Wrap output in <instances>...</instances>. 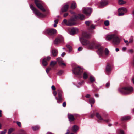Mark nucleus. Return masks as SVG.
Segmentation results:
<instances>
[{
    "mask_svg": "<svg viewBox=\"0 0 134 134\" xmlns=\"http://www.w3.org/2000/svg\"><path fill=\"white\" fill-rule=\"evenodd\" d=\"M90 34L88 32H84L82 33V36L80 38V40L82 44L86 46L88 49L93 50L94 48L98 49V51L99 55H102L103 54L104 48L99 44H96L94 41H89L86 39H90L91 38Z\"/></svg>",
    "mask_w": 134,
    "mask_h": 134,
    "instance_id": "nucleus-1",
    "label": "nucleus"
},
{
    "mask_svg": "<svg viewBox=\"0 0 134 134\" xmlns=\"http://www.w3.org/2000/svg\"><path fill=\"white\" fill-rule=\"evenodd\" d=\"M85 18V16L81 14H79L77 15H74L71 17L68 21L65 19L63 20V22L66 25L69 26H72L76 24V21L78 19L81 20H83Z\"/></svg>",
    "mask_w": 134,
    "mask_h": 134,
    "instance_id": "nucleus-2",
    "label": "nucleus"
},
{
    "mask_svg": "<svg viewBox=\"0 0 134 134\" xmlns=\"http://www.w3.org/2000/svg\"><path fill=\"white\" fill-rule=\"evenodd\" d=\"M119 91L123 94L128 95L131 94L133 91V88L131 86H126L120 88Z\"/></svg>",
    "mask_w": 134,
    "mask_h": 134,
    "instance_id": "nucleus-3",
    "label": "nucleus"
},
{
    "mask_svg": "<svg viewBox=\"0 0 134 134\" xmlns=\"http://www.w3.org/2000/svg\"><path fill=\"white\" fill-rule=\"evenodd\" d=\"M107 39L108 40H113V43L114 45H118L120 42V39L115 34L109 35L107 37Z\"/></svg>",
    "mask_w": 134,
    "mask_h": 134,
    "instance_id": "nucleus-4",
    "label": "nucleus"
},
{
    "mask_svg": "<svg viewBox=\"0 0 134 134\" xmlns=\"http://www.w3.org/2000/svg\"><path fill=\"white\" fill-rule=\"evenodd\" d=\"M34 2L37 7L43 12H45L46 10L44 8L43 2L40 0H34Z\"/></svg>",
    "mask_w": 134,
    "mask_h": 134,
    "instance_id": "nucleus-5",
    "label": "nucleus"
},
{
    "mask_svg": "<svg viewBox=\"0 0 134 134\" xmlns=\"http://www.w3.org/2000/svg\"><path fill=\"white\" fill-rule=\"evenodd\" d=\"M30 8L32 10L35 14L38 17H45V15L41 13L39 10L36 8L33 5H30Z\"/></svg>",
    "mask_w": 134,
    "mask_h": 134,
    "instance_id": "nucleus-6",
    "label": "nucleus"
},
{
    "mask_svg": "<svg viewBox=\"0 0 134 134\" xmlns=\"http://www.w3.org/2000/svg\"><path fill=\"white\" fill-rule=\"evenodd\" d=\"M58 97H56L55 99L57 100L58 103H61L62 101L64 100L63 99L62 96V94L63 93L62 91L59 89L57 90Z\"/></svg>",
    "mask_w": 134,
    "mask_h": 134,
    "instance_id": "nucleus-7",
    "label": "nucleus"
},
{
    "mask_svg": "<svg viewBox=\"0 0 134 134\" xmlns=\"http://www.w3.org/2000/svg\"><path fill=\"white\" fill-rule=\"evenodd\" d=\"M73 73L76 75H80L82 73V69L79 67H75L72 70Z\"/></svg>",
    "mask_w": 134,
    "mask_h": 134,
    "instance_id": "nucleus-8",
    "label": "nucleus"
},
{
    "mask_svg": "<svg viewBox=\"0 0 134 134\" xmlns=\"http://www.w3.org/2000/svg\"><path fill=\"white\" fill-rule=\"evenodd\" d=\"M85 24L87 27L88 29L89 30H91L94 29L95 28V26L93 24H91V21H86L85 22Z\"/></svg>",
    "mask_w": 134,
    "mask_h": 134,
    "instance_id": "nucleus-9",
    "label": "nucleus"
},
{
    "mask_svg": "<svg viewBox=\"0 0 134 134\" xmlns=\"http://www.w3.org/2000/svg\"><path fill=\"white\" fill-rule=\"evenodd\" d=\"M127 9L124 7H121L119 8L118 9V12H119L118 14L119 16L123 15L124 14V13H126L127 12Z\"/></svg>",
    "mask_w": 134,
    "mask_h": 134,
    "instance_id": "nucleus-10",
    "label": "nucleus"
},
{
    "mask_svg": "<svg viewBox=\"0 0 134 134\" xmlns=\"http://www.w3.org/2000/svg\"><path fill=\"white\" fill-rule=\"evenodd\" d=\"M75 116H76V115L75 114L73 115L71 114H68L69 121L70 123L74 122L75 119Z\"/></svg>",
    "mask_w": 134,
    "mask_h": 134,
    "instance_id": "nucleus-11",
    "label": "nucleus"
},
{
    "mask_svg": "<svg viewBox=\"0 0 134 134\" xmlns=\"http://www.w3.org/2000/svg\"><path fill=\"white\" fill-rule=\"evenodd\" d=\"M112 66L109 63H107L105 69V71L107 74L110 73L112 70Z\"/></svg>",
    "mask_w": 134,
    "mask_h": 134,
    "instance_id": "nucleus-12",
    "label": "nucleus"
},
{
    "mask_svg": "<svg viewBox=\"0 0 134 134\" xmlns=\"http://www.w3.org/2000/svg\"><path fill=\"white\" fill-rule=\"evenodd\" d=\"M96 116L99 120H103L106 122H108L110 121L109 119H103L98 113H97L96 114Z\"/></svg>",
    "mask_w": 134,
    "mask_h": 134,
    "instance_id": "nucleus-13",
    "label": "nucleus"
},
{
    "mask_svg": "<svg viewBox=\"0 0 134 134\" xmlns=\"http://www.w3.org/2000/svg\"><path fill=\"white\" fill-rule=\"evenodd\" d=\"M63 40V39L62 37L56 38L54 41V43L55 45H58L62 42Z\"/></svg>",
    "mask_w": 134,
    "mask_h": 134,
    "instance_id": "nucleus-14",
    "label": "nucleus"
},
{
    "mask_svg": "<svg viewBox=\"0 0 134 134\" xmlns=\"http://www.w3.org/2000/svg\"><path fill=\"white\" fill-rule=\"evenodd\" d=\"M92 12V9L91 8H86L83 10V12L86 15H90Z\"/></svg>",
    "mask_w": 134,
    "mask_h": 134,
    "instance_id": "nucleus-15",
    "label": "nucleus"
},
{
    "mask_svg": "<svg viewBox=\"0 0 134 134\" xmlns=\"http://www.w3.org/2000/svg\"><path fill=\"white\" fill-rule=\"evenodd\" d=\"M48 34L50 35H53L56 33L57 31L54 29H51L47 30Z\"/></svg>",
    "mask_w": 134,
    "mask_h": 134,
    "instance_id": "nucleus-16",
    "label": "nucleus"
},
{
    "mask_svg": "<svg viewBox=\"0 0 134 134\" xmlns=\"http://www.w3.org/2000/svg\"><path fill=\"white\" fill-rule=\"evenodd\" d=\"M78 31V29L76 28H72L70 31V34L71 35H74L76 34Z\"/></svg>",
    "mask_w": 134,
    "mask_h": 134,
    "instance_id": "nucleus-17",
    "label": "nucleus"
},
{
    "mask_svg": "<svg viewBox=\"0 0 134 134\" xmlns=\"http://www.w3.org/2000/svg\"><path fill=\"white\" fill-rule=\"evenodd\" d=\"M69 8V6L68 5H64L62 8V12H66L68 10Z\"/></svg>",
    "mask_w": 134,
    "mask_h": 134,
    "instance_id": "nucleus-18",
    "label": "nucleus"
},
{
    "mask_svg": "<svg viewBox=\"0 0 134 134\" xmlns=\"http://www.w3.org/2000/svg\"><path fill=\"white\" fill-rule=\"evenodd\" d=\"M58 51L57 50L53 49L51 51V54L53 57H55L57 55Z\"/></svg>",
    "mask_w": 134,
    "mask_h": 134,
    "instance_id": "nucleus-19",
    "label": "nucleus"
},
{
    "mask_svg": "<svg viewBox=\"0 0 134 134\" xmlns=\"http://www.w3.org/2000/svg\"><path fill=\"white\" fill-rule=\"evenodd\" d=\"M108 4V2L106 0H102L100 2V5L101 6H104Z\"/></svg>",
    "mask_w": 134,
    "mask_h": 134,
    "instance_id": "nucleus-20",
    "label": "nucleus"
},
{
    "mask_svg": "<svg viewBox=\"0 0 134 134\" xmlns=\"http://www.w3.org/2000/svg\"><path fill=\"white\" fill-rule=\"evenodd\" d=\"M78 126L76 125H75L72 126V130L73 132H75L78 130Z\"/></svg>",
    "mask_w": 134,
    "mask_h": 134,
    "instance_id": "nucleus-21",
    "label": "nucleus"
},
{
    "mask_svg": "<svg viewBox=\"0 0 134 134\" xmlns=\"http://www.w3.org/2000/svg\"><path fill=\"white\" fill-rule=\"evenodd\" d=\"M76 3L75 2H73L71 4L70 8L72 9H74L76 8Z\"/></svg>",
    "mask_w": 134,
    "mask_h": 134,
    "instance_id": "nucleus-22",
    "label": "nucleus"
},
{
    "mask_svg": "<svg viewBox=\"0 0 134 134\" xmlns=\"http://www.w3.org/2000/svg\"><path fill=\"white\" fill-rule=\"evenodd\" d=\"M42 64L44 66H46L48 64V63L46 60V58H44L42 62Z\"/></svg>",
    "mask_w": 134,
    "mask_h": 134,
    "instance_id": "nucleus-23",
    "label": "nucleus"
},
{
    "mask_svg": "<svg viewBox=\"0 0 134 134\" xmlns=\"http://www.w3.org/2000/svg\"><path fill=\"white\" fill-rule=\"evenodd\" d=\"M130 118L129 116H126L122 117L121 118V120L122 121H125L129 119Z\"/></svg>",
    "mask_w": 134,
    "mask_h": 134,
    "instance_id": "nucleus-24",
    "label": "nucleus"
},
{
    "mask_svg": "<svg viewBox=\"0 0 134 134\" xmlns=\"http://www.w3.org/2000/svg\"><path fill=\"white\" fill-rule=\"evenodd\" d=\"M88 74L87 72H84L83 77V79L85 80L87 79L88 77Z\"/></svg>",
    "mask_w": 134,
    "mask_h": 134,
    "instance_id": "nucleus-25",
    "label": "nucleus"
},
{
    "mask_svg": "<svg viewBox=\"0 0 134 134\" xmlns=\"http://www.w3.org/2000/svg\"><path fill=\"white\" fill-rule=\"evenodd\" d=\"M40 128L39 125H37L32 127V129L34 130H38Z\"/></svg>",
    "mask_w": 134,
    "mask_h": 134,
    "instance_id": "nucleus-26",
    "label": "nucleus"
},
{
    "mask_svg": "<svg viewBox=\"0 0 134 134\" xmlns=\"http://www.w3.org/2000/svg\"><path fill=\"white\" fill-rule=\"evenodd\" d=\"M89 102L90 103H92L93 104L95 103V99L93 98H90L89 100Z\"/></svg>",
    "mask_w": 134,
    "mask_h": 134,
    "instance_id": "nucleus-27",
    "label": "nucleus"
},
{
    "mask_svg": "<svg viewBox=\"0 0 134 134\" xmlns=\"http://www.w3.org/2000/svg\"><path fill=\"white\" fill-rule=\"evenodd\" d=\"M90 80L91 82L92 83L94 82L95 81L94 78L92 76H90Z\"/></svg>",
    "mask_w": 134,
    "mask_h": 134,
    "instance_id": "nucleus-28",
    "label": "nucleus"
},
{
    "mask_svg": "<svg viewBox=\"0 0 134 134\" xmlns=\"http://www.w3.org/2000/svg\"><path fill=\"white\" fill-rule=\"evenodd\" d=\"M57 60L59 64L63 62L62 59L60 57L58 58L57 59Z\"/></svg>",
    "mask_w": 134,
    "mask_h": 134,
    "instance_id": "nucleus-29",
    "label": "nucleus"
},
{
    "mask_svg": "<svg viewBox=\"0 0 134 134\" xmlns=\"http://www.w3.org/2000/svg\"><path fill=\"white\" fill-rule=\"evenodd\" d=\"M118 2L119 5H122L126 3V2L123 0H119Z\"/></svg>",
    "mask_w": 134,
    "mask_h": 134,
    "instance_id": "nucleus-30",
    "label": "nucleus"
},
{
    "mask_svg": "<svg viewBox=\"0 0 134 134\" xmlns=\"http://www.w3.org/2000/svg\"><path fill=\"white\" fill-rule=\"evenodd\" d=\"M57 64L56 62L54 61H51L50 63V65L54 66Z\"/></svg>",
    "mask_w": 134,
    "mask_h": 134,
    "instance_id": "nucleus-31",
    "label": "nucleus"
},
{
    "mask_svg": "<svg viewBox=\"0 0 134 134\" xmlns=\"http://www.w3.org/2000/svg\"><path fill=\"white\" fill-rule=\"evenodd\" d=\"M66 47L69 49V51L70 52H71L72 50V47L70 46L67 45H66Z\"/></svg>",
    "mask_w": 134,
    "mask_h": 134,
    "instance_id": "nucleus-32",
    "label": "nucleus"
},
{
    "mask_svg": "<svg viewBox=\"0 0 134 134\" xmlns=\"http://www.w3.org/2000/svg\"><path fill=\"white\" fill-rule=\"evenodd\" d=\"M104 23L105 26H108L109 25V22L108 20H107L104 21Z\"/></svg>",
    "mask_w": 134,
    "mask_h": 134,
    "instance_id": "nucleus-33",
    "label": "nucleus"
},
{
    "mask_svg": "<svg viewBox=\"0 0 134 134\" xmlns=\"http://www.w3.org/2000/svg\"><path fill=\"white\" fill-rule=\"evenodd\" d=\"M109 53V51L107 48H105V53L106 55H108Z\"/></svg>",
    "mask_w": 134,
    "mask_h": 134,
    "instance_id": "nucleus-34",
    "label": "nucleus"
},
{
    "mask_svg": "<svg viewBox=\"0 0 134 134\" xmlns=\"http://www.w3.org/2000/svg\"><path fill=\"white\" fill-rule=\"evenodd\" d=\"M13 129L12 128L8 130V134H11V133L13 132Z\"/></svg>",
    "mask_w": 134,
    "mask_h": 134,
    "instance_id": "nucleus-35",
    "label": "nucleus"
},
{
    "mask_svg": "<svg viewBox=\"0 0 134 134\" xmlns=\"http://www.w3.org/2000/svg\"><path fill=\"white\" fill-rule=\"evenodd\" d=\"M51 69L50 67L47 68L46 69V71L47 73L48 74L49 72V71L51 70Z\"/></svg>",
    "mask_w": 134,
    "mask_h": 134,
    "instance_id": "nucleus-36",
    "label": "nucleus"
},
{
    "mask_svg": "<svg viewBox=\"0 0 134 134\" xmlns=\"http://www.w3.org/2000/svg\"><path fill=\"white\" fill-rule=\"evenodd\" d=\"M95 113H94V112L91 114L90 116V118H93V117L95 116Z\"/></svg>",
    "mask_w": 134,
    "mask_h": 134,
    "instance_id": "nucleus-37",
    "label": "nucleus"
},
{
    "mask_svg": "<svg viewBox=\"0 0 134 134\" xmlns=\"http://www.w3.org/2000/svg\"><path fill=\"white\" fill-rule=\"evenodd\" d=\"M133 37L132 36H131V38L129 40V43H132L133 42Z\"/></svg>",
    "mask_w": 134,
    "mask_h": 134,
    "instance_id": "nucleus-38",
    "label": "nucleus"
},
{
    "mask_svg": "<svg viewBox=\"0 0 134 134\" xmlns=\"http://www.w3.org/2000/svg\"><path fill=\"white\" fill-rule=\"evenodd\" d=\"M63 72V71L60 70L58 71L57 74L58 75H60L62 74Z\"/></svg>",
    "mask_w": 134,
    "mask_h": 134,
    "instance_id": "nucleus-39",
    "label": "nucleus"
},
{
    "mask_svg": "<svg viewBox=\"0 0 134 134\" xmlns=\"http://www.w3.org/2000/svg\"><path fill=\"white\" fill-rule=\"evenodd\" d=\"M7 132V130L5 129L4 131H1L0 134H5Z\"/></svg>",
    "mask_w": 134,
    "mask_h": 134,
    "instance_id": "nucleus-40",
    "label": "nucleus"
},
{
    "mask_svg": "<svg viewBox=\"0 0 134 134\" xmlns=\"http://www.w3.org/2000/svg\"><path fill=\"white\" fill-rule=\"evenodd\" d=\"M59 65L61 66H66V64L65 63H63V62L60 63L59 64Z\"/></svg>",
    "mask_w": 134,
    "mask_h": 134,
    "instance_id": "nucleus-41",
    "label": "nucleus"
},
{
    "mask_svg": "<svg viewBox=\"0 0 134 134\" xmlns=\"http://www.w3.org/2000/svg\"><path fill=\"white\" fill-rule=\"evenodd\" d=\"M16 123L19 127H21V123L20 122L17 121Z\"/></svg>",
    "mask_w": 134,
    "mask_h": 134,
    "instance_id": "nucleus-42",
    "label": "nucleus"
},
{
    "mask_svg": "<svg viewBox=\"0 0 134 134\" xmlns=\"http://www.w3.org/2000/svg\"><path fill=\"white\" fill-rule=\"evenodd\" d=\"M46 58V60L47 61H49L50 60L51 58V57H50L48 56Z\"/></svg>",
    "mask_w": 134,
    "mask_h": 134,
    "instance_id": "nucleus-43",
    "label": "nucleus"
},
{
    "mask_svg": "<svg viewBox=\"0 0 134 134\" xmlns=\"http://www.w3.org/2000/svg\"><path fill=\"white\" fill-rule=\"evenodd\" d=\"M119 134H124V131L122 130H120L119 132Z\"/></svg>",
    "mask_w": 134,
    "mask_h": 134,
    "instance_id": "nucleus-44",
    "label": "nucleus"
},
{
    "mask_svg": "<svg viewBox=\"0 0 134 134\" xmlns=\"http://www.w3.org/2000/svg\"><path fill=\"white\" fill-rule=\"evenodd\" d=\"M51 88L52 90H56V88L54 85L52 86L51 87Z\"/></svg>",
    "mask_w": 134,
    "mask_h": 134,
    "instance_id": "nucleus-45",
    "label": "nucleus"
},
{
    "mask_svg": "<svg viewBox=\"0 0 134 134\" xmlns=\"http://www.w3.org/2000/svg\"><path fill=\"white\" fill-rule=\"evenodd\" d=\"M53 94L55 96L57 94V92L56 91H53Z\"/></svg>",
    "mask_w": 134,
    "mask_h": 134,
    "instance_id": "nucleus-46",
    "label": "nucleus"
},
{
    "mask_svg": "<svg viewBox=\"0 0 134 134\" xmlns=\"http://www.w3.org/2000/svg\"><path fill=\"white\" fill-rule=\"evenodd\" d=\"M110 84L108 82L107 83L106 85V87L107 88H108L110 86Z\"/></svg>",
    "mask_w": 134,
    "mask_h": 134,
    "instance_id": "nucleus-47",
    "label": "nucleus"
},
{
    "mask_svg": "<svg viewBox=\"0 0 134 134\" xmlns=\"http://www.w3.org/2000/svg\"><path fill=\"white\" fill-rule=\"evenodd\" d=\"M66 102H64L63 103L62 106L64 107H65L66 106Z\"/></svg>",
    "mask_w": 134,
    "mask_h": 134,
    "instance_id": "nucleus-48",
    "label": "nucleus"
},
{
    "mask_svg": "<svg viewBox=\"0 0 134 134\" xmlns=\"http://www.w3.org/2000/svg\"><path fill=\"white\" fill-rule=\"evenodd\" d=\"M83 49V48L82 47H79L78 48V51H81Z\"/></svg>",
    "mask_w": 134,
    "mask_h": 134,
    "instance_id": "nucleus-49",
    "label": "nucleus"
},
{
    "mask_svg": "<svg viewBox=\"0 0 134 134\" xmlns=\"http://www.w3.org/2000/svg\"><path fill=\"white\" fill-rule=\"evenodd\" d=\"M128 52L130 53H133L134 51L132 49H130L128 51Z\"/></svg>",
    "mask_w": 134,
    "mask_h": 134,
    "instance_id": "nucleus-50",
    "label": "nucleus"
},
{
    "mask_svg": "<svg viewBox=\"0 0 134 134\" xmlns=\"http://www.w3.org/2000/svg\"><path fill=\"white\" fill-rule=\"evenodd\" d=\"M90 96H91V95L90 94H87L85 96V97L86 98H88L90 97Z\"/></svg>",
    "mask_w": 134,
    "mask_h": 134,
    "instance_id": "nucleus-51",
    "label": "nucleus"
},
{
    "mask_svg": "<svg viewBox=\"0 0 134 134\" xmlns=\"http://www.w3.org/2000/svg\"><path fill=\"white\" fill-rule=\"evenodd\" d=\"M68 13H64V17H66L68 15Z\"/></svg>",
    "mask_w": 134,
    "mask_h": 134,
    "instance_id": "nucleus-52",
    "label": "nucleus"
},
{
    "mask_svg": "<svg viewBox=\"0 0 134 134\" xmlns=\"http://www.w3.org/2000/svg\"><path fill=\"white\" fill-rule=\"evenodd\" d=\"M84 82V81H81L78 83V84L80 85H82Z\"/></svg>",
    "mask_w": 134,
    "mask_h": 134,
    "instance_id": "nucleus-53",
    "label": "nucleus"
},
{
    "mask_svg": "<svg viewBox=\"0 0 134 134\" xmlns=\"http://www.w3.org/2000/svg\"><path fill=\"white\" fill-rule=\"evenodd\" d=\"M65 52H63L61 55V56L62 57H63L65 55Z\"/></svg>",
    "mask_w": 134,
    "mask_h": 134,
    "instance_id": "nucleus-54",
    "label": "nucleus"
},
{
    "mask_svg": "<svg viewBox=\"0 0 134 134\" xmlns=\"http://www.w3.org/2000/svg\"><path fill=\"white\" fill-rule=\"evenodd\" d=\"M58 19L55 20L54 21L55 23L57 24L58 23Z\"/></svg>",
    "mask_w": 134,
    "mask_h": 134,
    "instance_id": "nucleus-55",
    "label": "nucleus"
},
{
    "mask_svg": "<svg viewBox=\"0 0 134 134\" xmlns=\"http://www.w3.org/2000/svg\"><path fill=\"white\" fill-rule=\"evenodd\" d=\"M126 49V47H123L122 48V50L123 51H125Z\"/></svg>",
    "mask_w": 134,
    "mask_h": 134,
    "instance_id": "nucleus-56",
    "label": "nucleus"
},
{
    "mask_svg": "<svg viewBox=\"0 0 134 134\" xmlns=\"http://www.w3.org/2000/svg\"><path fill=\"white\" fill-rule=\"evenodd\" d=\"M66 133H65V134H69V133H70L69 130L68 129Z\"/></svg>",
    "mask_w": 134,
    "mask_h": 134,
    "instance_id": "nucleus-57",
    "label": "nucleus"
},
{
    "mask_svg": "<svg viewBox=\"0 0 134 134\" xmlns=\"http://www.w3.org/2000/svg\"><path fill=\"white\" fill-rule=\"evenodd\" d=\"M95 96L97 97H99V95L98 94H95Z\"/></svg>",
    "mask_w": 134,
    "mask_h": 134,
    "instance_id": "nucleus-58",
    "label": "nucleus"
},
{
    "mask_svg": "<svg viewBox=\"0 0 134 134\" xmlns=\"http://www.w3.org/2000/svg\"><path fill=\"white\" fill-rule=\"evenodd\" d=\"M2 111L0 110V117H1L2 116Z\"/></svg>",
    "mask_w": 134,
    "mask_h": 134,
    "instance_id": "nucleus-59",
    "label": "nucleus"
},
{
    "mask_svg": "<svg viewBox=\"0 0 134 134\" xmlns=\"http://www.w3.org/2000/svg\"><path fill=\"white\" fill-rule=\"evenodd\" d=\"M115 50L116 51L118 52L119 51V49L118 48H116L115 49Z\"/></svg>",
    "mask_w": 134,
    "mask_h": 134,
    "instance_id": "nucleus-60",
    "label": "nucleus"
},
{
    "mask_svg": "<svg viewBox=\"0 0 134 134\" xmlns=\"http://www.w3.org/2000/svg\"><path fill=\"white\" fill-rule=\"evenodd\" d=\"M57 26V24L56 23H54V27H56Z\"/></svg>",
    "mask_w": 134,
    "mask_h": 134,
    "instance_id": "nucleus-61",
    "label": "nucleus"
},
{
    "mask_svg": "<svg viewBox=\"0 0 134 134\" xmlns=\"http://www.w3.org/2000/svg\"><path fill=\"white\" fill-rule=\"evenodd\" d=\"M132 82L134 84V78H133L132 79Z\"/></svg>",
    "mask_w": 134,
    "mask_h": 134,
    "instance_id": "nucleus-62",
    "label": "nucleus"
},
{
    "mask_svg": "<svg viewBox=\"0 0 134 134\" xmlns=\"http://www.w3.org/2000/svg\"><path fill=\"white\" fill-rule=\"evenodd\" d=\"M124 42L125 43H127L128 42V41L127 40H124Z\"/></svg>",
    "mask_w": 134,
    "mask_h": 134,
    "instance_id": "nucleus-63",
    "label": "nucleus"
},
{
    "mask_svg": "<svg viewBox=\"0 0 134 134\" xmlns=\"http://www.w3.org/2000/svg\"><path fill=\"white\" fill-rule=\"evenodd\" d=\"M132 14L134 16V10H133L132 12Z\"/></svg>",
    "mask_w": 134,
    "mask_h": 134,
    "instance_id": "nucleus-64",
    "label": "nucleus"
}]
</instances>
